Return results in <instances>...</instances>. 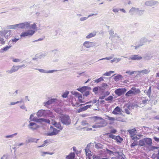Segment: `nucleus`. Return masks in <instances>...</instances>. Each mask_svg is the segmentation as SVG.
<instances>
[{"mask_svg": "<svg viewBox=\"0 0 159 159\" xmlns=\"http://www.w3.org/2000/svg\"><path fill=\"white\" fill-rule=\"evenodd\" d=\"M60 120L61 122L64 125H69L71 123V120L70 117L67 115H65L61 116Z\"/></svg>", "mask_w": 159, "mask_h": 159, "instance_id": "nucleus-2", "label": "nucleus"}, {"mask_svg": "<svg viewBox=\"0 0 159 159\" xmlns=\"http://www.w3.org/2000/svg\"><path fill=\"white\" fill-rule=\"evenodd\" d=\"M16 28L18 29H24L28 28L30 26V23L28 22H25L18 24H16Z\"/></svg>", "mask_w": 159, "mask_h": 159, "instance_id": "nucleus-7", "label": "nucleus"}, {"mask_svg": "<svg viewBox=\"0 0 159 159\" xmlns=\"http://www.w3.org/2000/svg\"><path fill=\"white\" fill-rule=\"evenodd\" d=\"M22 102V100L20 101H18L16 102H10V106L13 105L18 103H21Z\"/></svg>", "mask_w": 159, "mask_h": 159, "instance_id": "nucleus-51", "label": "nucleus"}, {"mask_svg": "<svg viewBox=\"0 0 159 159\" xmlns=\"http://www.w3.org/2000/svg\"><path fill=\"white\" fill-rule=\"evenodd\" d=\"M42 156H44L45 154H50V155H52L53 153H50L48 152H42Z\"/></svg>", "mask_w": 159, "mask_h": 159, "instance_id": "nucleus-54", "label": "nucleus"}, {"mask_svg": "<svg viewBox=\"0 0 159 159\" xmlns=\"http://www.w3.org/2000/svg\"><path fill=\"white\" fill-rule=\"evenodd\" d=\"M144 11V10H139H139L137 11V14L139 16H142L143 14Z\"/></svg>", "mask_w": 159, "mask_h": 159, "instance_id": "nucleus-39", "label": "nucleus"}, {"mask_svg": "<svg viewBox=\"0 0 159 159\" xmlns=\"http://www.w3.org/2000/svg\"><path fill=\"white\" fill-rule=\"evenodd\" d=\"M53 125L57 128L61 130H62L63 128V126L61 125V124L60 122H57L54 121Z\"/></svg>", "mask_w": 159, "mask_h": 159, "instance_id": "nucleus-23", "label": "nucleus"}, {"mask_svg": "<svg viewBox=\"0 0 159 159\" xmlns=\"http://www.w3.org/2000/svg\"><path fill=\"white\" fill-rule=\"evenodd\" d=\"M128 132L129 133L130 135H135L137 133V130L135 128L128 130Z\"/></svg>", "mask_w": 159, "mask_h": 159, "instance_id": "nucleus-26", "label": "nucleus"}, {"mask_svg": "<svg viewBox=\"0 0 159 159\" xmlns=\"http://www.w3.org/2000/svg\"><path fill=\"white\" fill-rule=\"evenodd\" d=\"M143 58L142 57L139 55H131L128 58L129 60H140Z\"/></svg>", "mask_w": 159, "mask_h": 159, "instance_id": "nucleus-14", "label": "nucleus"}, {"mask_svg": "<svg viewBox=\"0 0 159 159\" xmlns=\"http://www.w3.org/2000/svg\"><path fill=\"white\" fill-rule=\"evenodd\" d=\"M115 72L114 71H110L108 72H107L102 75L103 76H110L111 75V74L112 73H113Z\"/></svg>", "mask_w": 159, "mask_h": 159, "instance_id": "nucleus-38", "label": "nucleus"}, {"mask_svg": "<svg viewBox=\"0 0 159 159\" xmlns=\"http://www.w3.org/2000/svg\"><path fill=\"white\" fill-rule=\"evenodd\" d=\"M35 31L34 30H29L26 32L21 33L20 36L21 37H24L27 36H32L34 33Z\"/></svg>", "mask_w": 159, "mask_h": 159, "instance_id": "nucleus-10", "label": "nucleus"}, {"mask_svg": "<svg viewBox=\"0 0 159 159\" xmlns=\"http://www.w3.org/2000/svg\"><path fill=\"white\" fill-rule=\"evenodd\" d=\"M117 154L118 155L119 157V159H125V156L123 153H120L119 152V153H117Z\"/></svg>", "mask_w": 159, "mask_h": 159, "instance_id": "nucleus-36", "label": "nucleus"}, {"mask_svg": "<svg viewBox=\"0 0 159 159\" xmlns=\"http://www.w3.org/2000/svg\"><path fill=\"white\" fill-rule=\"evenodd\" d=\"M151 40H149L146 37H143L141 38L139 40L140 46H142L145 43L148 42H150Z\"/></svg>", "mask_w": 159, "mask_h": 159, "instance_id": "nucleus-16", "label": "nucleus"}, {"mask_svg": "<svg viewBox=\"0 0 159 159\" xmlns=\"http://www.w3.org/2000/svg\"><path fill=\"white\" fill-rule=\"evenodd\" d=\"M69 93V92L68 91H66L62 95V97L64 98H66L67 97Z\"/></svg>", "mask_w": 159, "mask_h": 159, "instance_id": "nucleus-53", "label": "nucleus"}, {"mask_svg": "<svg viewBox=\"0 0 159 159\" xmlns=\"http://www.w3.org/2000/svg\"><path fill=\"white\" fill-rule=\"evenodd\" d=\"M7 29H17L16 24L14 25H9L7 26Z\"/></svg>", "mask_w": 159, "mask_h": 159, "instance_id": "nucleus-43", "label": "nucleus"}, {"mask_svg": "<svg viewBox=\"0 0 159 159\" xmlns=\"http://www.w3.org/2000/svg\"><path fill=\"white\" fill-rule=\"evenodd\" d=\"M3 35L6 39H8L12 35V32L10 30H5L0 31V36Z\"/></svg>", "mask_w": 159, "mask_h": 159, "instance_id": "nucleus-4", "label": "nucleus"}, {"mask_svg": "<svg viewBox=\"0 0 159 159\" xmlns=\"http://www.w3.org/2000/svg\"><path fill=\"white\" fill-rule=\"evenodd\" d=\"M122 76L120 75H118L114 77V79L116 81L118 80H119L121 79Z\"/></svg>", "mask_w": 159, "mask_h": 159, "instance_id": "nucleus-41", "label": "nucleus"}, {"mask_svg": "<svg viewBox=\"0 0 159 159\" xmlns=\"http://www.w3.org/2000/svg\"><path fill=\"white\" fill-rule=\"evenodd\" d=\"M19 69L18 66H13L10 70L7 71V72L9 74H11L17 71Z\"/></svg>", "mask_w": 159, "mask_h": 159, "instance_id": "nucleus-17", "label": "nucleus"}, {"mask_svg": "<svg viewBox=\"0 0 159 159\" xmlns=\"http://www.w3.org/2000/svg\"><path fill=\"white\" fill-rule=\"evenodd\" d=\"M145 139V144H147L148 146H151L152 144V140L151 138H144Z\"/></svg>", "mask_w": 159, "mask_h": 159, "instance_id": "nucleus-27", "label": "nucleus"}, {"mask_svg": "<svg viewBox=\"0 0 159 159\" xmlns=\"http://www.w3.org/2000/svg\"><path fill=\"white\" fill-rule=\"evenodd\" d=\"M52 112L49 110L41 109L38 111L36 115L38 117H45L47 116H50Z\"/></svg>", "mask_w": 159, "mask_h": 159, "instance_id": "nucleus-1", "label": "nucleus"}, {"mask_svg": "<svg viewBox=\"0 0 159 159\" xmlns=\"http://www.w3.org/2000/svg\"><path fill=\"white\" fill-rule=\"evenodd\" d=\"M115 140H116L118 142H120L121 141H122L123 140V139L119 136H116L115 139Z\"/></svg>", "mask_w": 159, "mask_h": 159, "instance_id": "nucleus-40", "label": "nucleus"}, {"mask_svg": "<svg viewBox=\"0 0 159 159\" xmlns=\"http://www.w3.org/2000/svg\"><path fill=\"white\" fill-rule=\"evenodd\" d=\"M11 47V46L10 45L9 46H7L2 48L1 49V50L2 51H6L8 50Z\"/></svg>", "mask_w": 159, "mask_h": 159, "instance_id": "nucleus-49", "label": "nucleus"}, {"mask_svg": "<svg viewBox=\"0 0 159 159\" xmlns=\"http://www.w3.org/2000/svg\"><path fill=\"white\" fill-rule=\"evenodd\" d=\"M28 28H32L33 29H35L36 28V25L35 23H34L33 24L30 25L29 27Z\"/></svg>", "mask_w": 159, "mask_h": 159, "instance_id": "nucleus-50", "label": "nucleus"}, {"mask_svg": "<svg viewBox=\"0 0 159 159\" xmlns=\"http://www.w3.org/2000/svg\"><path fill=\"white\" fill-rule=\"evenodd\" d=\"M29 128L33 130L36 129L39 127V125L34 122H31L28 125Z\"/></svg>", "mask_w": 159, "mask_h": 159, "instance_id": "nucleus-18", "label": "nucleus"}, {"mask_svg": "<svg viewBox=\"0 0 159 159\" xmlns=\"http://www.w3.org/2000/svg\"><path fill=\"white\" fill-rule=\"evenodd\" d=\"M110 92L105 90L100 91V99H103L107 96L109 95Z\"/></svg>", "mask_w": 159, "mask_h": 159, "instance_id": "nucleus-12", "label": "nucleus"}, {"mask_svg": "<svg viewBox=\"0 0 159 159\" xmlns=\"http://www.w3.org/2000/svg\"><path fill=\"white\" fill-rule=\"evenodd\" d=\"M50 142V140L47 139V140L44 141L43 142V143L42 145L41 146H38V148H40V147H43L45 146V145H47Z\"/></svg>", "mask_w": 159, "mask_h": 159, "instance_id": "nucleus-35", "label": "nucleus"}, {"mask_svg": "<svg viewBox=\"0 0 159 159\" xmlns=\"http://www.w3.org/2000/svg\"><path fill=\"white\" fill-rule=\"evenodd\" d=\"M119 152H113L108 149L106 148L105 149H103L101 148V146H100V155H103L106 154H108L110 155L113 154L115 155L117 153H118Z\"/></svg>", "mask_w": 159, "mask_h": 159, "instance_id": "nucleus-3", "label": "nucleus"}, {"mask_svg": "<svg viewBox=\"0 0 159 159\" xmlns=\"http://www.w3.org/2000/svg\"><path fill=\"white\" fill-rule=\"evenodd\" d=\"M109 88L108 85L106 83H103L102 86L100 87V91L104 90L106 89H108Z\"/></svg>", "mask_w": 159, "mask_h": 159, "instance_id": "nucleus-29", "label": "nucleus"}, {"mask_svg": "<svg viewBox=\"0 0 159 159\" xmlns=\"http://www.w3.org/2000/svg\"><path fill=\"white\" fill-rule=\"evenodd\" d=\"M159 4V2L157 1L151 0L146 1L144 3V4L145 6L148 7H152L154 6H157Z\"/></svg>", "mask_w": 159, "mask_h": 159, "instance_id": "nucleus-6", "label": "nucleus"}, {"mask_svg": "<svg viewBox=\"0 0 159 159\" xmlns=\"http://www.w3.org/2000/svg\"><path fill=\"white\" fill-rule=\"evenodd\" d=\"M107 135L108 136L109 138H111L112 139H115L116 137V136L115 135L113 134H112L111 133H107Z\"/></svg>", "mask_w": 159, "mask_h": 159, "instance_id": "nucleus-46", "label": "nucleus"}, {"mask_svg": "<svg viewBox=\"0 0 159 159\" xmlns=\"http://www.w3.org/2000/svg\"><path fill=\"white\" fill-rule=\"evenodd\" d=\"M75 157V154L74 152H71L68 155L66 156V158L68 159H74Z\"/></svg>", "mask_w": 159, "mask_h": 159, "instance_id": "nucleus-31", "label": "nucleus"}, {"mask_svg": "<svg viewBox=\"0 0 159 159\" xmlns=\"http://www.w3.org/2000/svg\"><path fill=\"white\" fill-rule=\"evenodd\" d=\"M104 79L105 80H108V78L107 77L103 76L100 77V82L102 81H104Z\"/></svg>", "mask_w": 159, "mask_h": 159, "instance_id": "nucleus-60", "label": "nucleus"}, {"mask_svg": "<svg viewBox=\"0 0 159 159\" xmlns=\"http://www.w3.org/2000/svg\"><path fill=\"white\" fill-rule=\"evenodd\" d=\"M107 123L104 119L100 117V127H103L106 125Z\"/></svg>", "mask_w": 159, "mask_h": 159, "instance_id": "nucleus-25", "label": "nucleus"}, {"mask_svg": "<svg viewBox=\"0 0 159 159\" xmlns=\"http://www.w3.org/2000/svg\"><path fill=\"white\" fill-rule=\"evenodd\" d=\"M17 134V133H14L12 134H11L10 135H7L5 136V138H12L15 136Z\"/></svg>", "mask_w": 159, "mask_h": 159, "instance_id": "nucleus-48", "label": "nucleus"}, {"mask_svg": "<svg viewBox=\"0 0 159 159\" xmlns=\"http://www.w3.org/2000/svg\"><path fill=\"white\" fill-rule=\"evenodd\" d=\"M150 71L147 69L142 70L141 71H138V72L139 73H143V74H147Z\"/></svg>", "mask_w": 159, "mask_h": 159, "instance_id": "nucleus-44", "label": "nucleus"}, {"mask_svg": "<svg viewBox=\"0 0 159 159\" xmlns=\"http://www.w3.org/2000/svg\"><path fill=\"white\" fill-rule=\"evenodd\" d=\"M153 56L151 54H147L143 57V58L146 60H149L151 59Z\"/></svg>", "mask_w": 159, "mask_h": 159, "instance_id": "nucleus-30", "label": "nucleus"}, {"mask_svg": "<svg viewBox=\"0 0 159 159\" xmlns=\"http://www.w3.org/2000/svg\"><path fill=\"white\" fill-rule=\"evenodd\" d=\"M145 139H142L140 140L139 141V145L141 146H145Z\"/></svg>", "mask_w": 159, "mask_h": 159, "instance_id": "nucleus-34", "label": "nucleus"}, {"mask_svg": "<svg viewBox=\"0 0 159 159\" xmlns=\"http://www.w3.org/2000/svg\"><path fill=\"white\" fill-rule=\"evenodd\" d=\"M88 88V87L84 86L82 88L78 89L77 90L81 93H83L84 92L87 90Z\"/></svg>", "mask_w": 159, "mask_h": 159, "instance_id": "nucleus-32", "label": "nucleus"}, {"mask_svg": "<svg viewBox=\"0 0 159 159\" xmlns=\"http://www.w3.org/2000/svg\"><path fill=\"white\" fill-rule=\"evenodd\" d=\"M99 127V123H97L95 124V125H93L92 127L94 128H98Z\"/></svg>", "mask_w": 159, "mask_h": 159, "instance_id": "nucleus-56", "label": "nucleus"}, {"mask_svg": "<svg viewBox=\"0 0 159 159\" xmlns=\"http://www.w3.org/2000/svg\"><path fill=\"white\" fill-rule=\"evenodd\" d=\"M131 90L133 92V95H136V94L140 93V91L139 89H137L136 88L133 87L131 88Z\"/></svg>", "mask_w": 159, "mask_h": 159, "instance_id": "nucleus-24", "label": "nucleus"}, {"mask_svg": "<svg viewBox=\"0 0 159 159\" xmlns=\"http://www.w3.org/2000/svg\"><path fill=\"white\" fill-rule=\"evenodd\" d=\"M126 91L127 90L125 88H119L115 90V93L119 96L124 94Z\"/></svg>", "mask_w": 159, "mask_h": 159, "instance_id": "nucleus-9", "label": "nucleus"}, {"mask_svg": "<svg viewBox=\"0 0 159 159\" xmlns=\"http://www.w3.org/2000/svg\"><path fill=\"white\" fill-rule=\"evenodd\" d=\"M3 35L0 36V43L3 44L5 43V41L3 38Z\"/></svg>", "mask_w": 159, "mask_h": 159, "instance_id": "nucleus-47", "label": "nucleus"}, {"mask_svg": "<svg viewBox=\"0 0 159 159\" xmlns=\"http://www.w3.org/2000/svg\"><path fill=\"white\" fill-rule=\"evenodd\" d=\"M93 159H99V157L96 155H94L93 156Z\"/></svg>", "mask_w": 159, "mask_h": 159, "instance_id": "nucleus-64", "label": "nucleus"}, {"mask_svg": "<svg viewBox=\"0 0 159 159\" xmlns=\"http://www.w3.org/2000/svg\"><path fill=\"white\" fill-rule=\"evenodd\" d=\"M83 45L85 48H89L95 46L96 43L93 42L86 41L83 43Z\"/></svg>", "mask_w": 159, "mask_h": 159, "instance_id": "nucleus-11", "label": "nucleus"}, {"mask_svg": "<svg viewBox=\"0 0 159 159\" xmlns=\"http://www.w3.org/2000/svg\"><path fill=\"white\" fill-rule=\"evenodd\" d=\"M130 136L132 140H137L139 139V138L137 136H134V135H130Z\"/></svg>", "mask_w": 159, "mask_h": 159, "instance_id": "nucleus-59", "label": "nucleus"}, {"mask_svg": "<svg viewBox=\"0 0 159 159\" xmlns=\"http://www.w3.org/2000/svg\"><path fill=\"white\" fill-rule=\"evenodd\" d=\"M133 92L132 90H129L127 92V93H126L125 94V95L126 97H129L131 96V95H133Z\"/></svg>", "mask_w": 159, "mask_h": 159, "instance_id": "nucleus-42", "label": "nucleus"}, {"mask_svg": "<svg viewBox=\"0 0 159 159\" xmlns=\"http://www.w3.org/2000/svg\"><path fill=\"white\" fill-rule=\"evenodd\" d=\"M88 18V17H81L80 18V20L81 21H84L86 20Z\"/></svg>", "mask_w": 159, "mask_h": 159, "instance_id": "nucleus-61", "label": "nucleus"}, {"mask_svg": "<svg viewBox=\"0 0 159 159\" xmlns=\"http://www.w3.org/2000/svg\"><path fill=\"white\" fill-rule=\"evenodd\" d=\"M60 131V130H58L56 129L51 126L49 129V132L48 133L47 135L49 136L55 135L58 134Z\"/></svg>", "mask_w": 159, "mask_h": 159, "instance_id": "nucleus-5", "label": "nucleus"}, {"mask_svg": "<svg viewBox=\"0 0 159 159\" xmlns=\"http://www.w3.org/2000/svg\"><path fill=\"white\" fill-rule=\"evenodd\" d=\"M72 94L74 95L75 96L77 97L79 100V101L81 103H84V101L82 100V95L79 93L76 92H72Z\"/></svg>", "mask_w": 159, "mask_h": 159, "instance_id": "nucleus-13", "label": "nucleus"}, {"mask_svg": "<svg viewBox=\"0 0 159 159\" xmlns=\"http://www.w3.org/2000/svg\"><path fill=\"white\" fill-rule=\"evenodd\" d=\"M138 144V142L137 140H134L133 142L131 143L130 145V147L131 148H133L135 146H136Z\"/></svg>", "mask_w": 159, "mask_h": 159, "instance_id": "nucleus-37", "label": "nucleus"}, {"mask_svg": "<svg viewBox=\"0 0 159 159\" xmlns=\"http://www.w3.org/2000/svg\"><path fill=\"white\" fill-rule=\"evenodd\" d=\"M12 61L15 62H20V60L19 59L13 58Z\"/></svg>", "mask_w": 159, "mask_h": 159, "instance_id": "nucleus-62", "label": "nucleus"}, {"mask_svg": "<svg viewBox=\"0 0 159 159\" xmlns=\"http://www.w3.org/2000/svg\"><path fill=\"white\" fill-rule=\"evenodd\" d=\"M113 97L112 96H110L107 98L105 99V100L107 101H111L112 100Z\"/></svg>", "mask_w": 159, "mask_h": 159, "instance_id": "nucleus-52", "label": "nucleus"}, {"mask_svg": "<svg viewBox=\"0 0 159 159\" xmlns=\"http://www.w3.org/2000/svg\"><path fill=\"white\" fill-rule=\"evenodd\" d=\"M139 10L138 8L132 7L129 11V13L131 15H133L136 12L137 13V11Z\"/></svg>", "mask_w": 159, "mask_h": 159, "instance_id": "nucleus-19", "label": "nucleus"}, {"mask_svg": "<svg viewBox=\"0 0 159 159\" xmlns=\"http://www.w3.org/2000/svg\"><path fill=\"white\" fill-rule=\"evenodd\" d=\"M56 99H51L47 102H44V105L45 106L48 107V105H49L52 104L53 102H55Z\"/></svg>", "mask_w": 159, "mask_h": 159, "instance_id": "nucleus-20", "label": "nucleus"}, {"mask_svg": "<svg viewBox=\"0 0 159 159\" xmlns=\"http://www.w3.org/2000/svg\"><path fill=\"white\" fill-rule=\"evenodd\" d=\"M39 139H36L34 138H30L26 140V143H27L34 142L37 143V141Z\"/></svg>", "mask_w": 159, "mask_h": 159, "instance_id": "nucleus-22", "label": "nucleus"}, {"mask_svg": "<svg viewBox=\"0 0 159 159\" xmlns=\"http://www.w3.org/2000/svg\"><path fill=\"white\" fill-rule=\"evenodd\" d=\"M147 97H144L142 98L144 99L142 101V103L143 104H146L148 103V102L150 101V99H147Z\"/></svg>", "mask_w": 159, "mask_h": 159, "instance_id": "nucleus-33", "label": "nucleus"}, {"mask_svg": "<svg viewBox=\"0 0 159 159\" xmlns=\"http://www.w3.org/2000/svg\"><path fill=\"white\" fill-rule=\"evenodd\" d=\"M33 121H34L36 122L42 123L43 122L50 123V121L49 120L44 118H38L37 117H33L32 119Z\"/></svg>", "mask_w": 159, "mask_h": 159, "instance_id": "nucleus-8", "label": "nucleus"}, {"mask_svg": "<svg viewBox=\"0 0 159 159\" xmlns=\"http://www.w3.org/2000/svg\"><path fill=\"white\" fill-rule=\"evenodd\" d=\"M109 32L110 35L111 37H112L114 34L113 30H111L109 31Z\"/></svg>", "mask_w": 159, "mask_h": 159, "instance_id": "nucleus-57", "label": "nucleus"}, {"mask_svg": "<svg viewBox=\"0 0 159 159\" xmlns=\"http://www.w3.org/2000/svg\"><path fill=\"white\" fill-rule=\"evenodd\" d=\"M20 109L25 110L26 111H27V109L26 107L25 106L24 104L20 106Z\"/></svg>", "mask_w": 159, "mask_h": 159, "instance_id": "nucleus-58", "label": "nucleus"}, {"mask_svg": "<svg viewBox=\"0 0 159 159\" xmlns=\"http://www.w3.org/2000/svg\"><path fill=\"white\" fill-rule=\"evenodd\" d=\"M97 34V32L96 31H93L92 32L89 33L88 35H87L86 38L87 39H89L95 36Z\"/></svg>", "mask_w": 159, "mask_h": 159, "instance_id": "nucleus-28", "label": "nucleus"}, {"mask_svg": "<svg viewBox=\"0 0 159 159\" xmlns=\"http://www.w3.org/2000/svg\"><path fill=\"white\" fill-rule=\"evenodd\" d=\"M84 93L83 94V96H84L87 97L89 94V91H85Z\"/></svg>", "mask_w": 159, "mask_h": 159, "instance_id": "nucleus-63", "label": "nucleus"}, {"mask_svg": "<svg viewBox=\"0 0 159 159\" xmlns=\"http://www.w3.org/2000/svg\"><path fill=\"white\" fill-rule=\"evenodd\" d=\"M151 92L149 91L148 90L147 91L146 90H145L144 91V93L147 94V95L148 96L150 99L152 97V96H151Z\"/></svg>", "mask_w": 159, "mask_h": 159, "instance_id": "nucleus-45", "label": "nucleus"}, {"mask_svg": "<svg viewBox=\"0 0 159 159\" xmlns=\"http://www.w3.org/2000/svg\"><path fill=\"white\" fill-rule=\"evenodd\" d=\"M36 70H39L41 73H51L57 71V70H47L42 69H36Z\"/></svg>", "mask_w": 159, "mask_h": 159, "instance_id": "nucleus-15", "label": "nucleus"}, {"mask_svg": "<svg viewBox=\"0 0 159 159\" xmlns=\"http://www.w3.org/2000/svg\"><path fill=\"white\" fill-rule=\"evenodd\" d=\"M122 111V109L118 106L115 107L112 113L114 115H116L118 114V112H120Z\"/></svg>", "mask_w": 159, "mask_h": 159, "instance_id": "nucleus-21", "label": "nucleus"}, {"mask_svg": "<svg viewBox=\"0 0 159 159\" xmlns=\"http://www.w3.org/2000/svg\"><path fill=\"white\" fill-rule=\"evenodd\" d=\"M8 155L7 154H4L1 158V159H8Z\"/></svg>", "mask_w": 159, "mask_h": 159, "instance_id": "nucleus-55", "label": "nucleus"}]
</instances>
